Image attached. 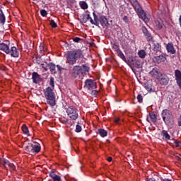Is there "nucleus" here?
Segmentation results:
<instances>
[{
    "label": "nucleus",
    "mask_w": 181,
    "mask_h": 181,
    "mask_svg": "<svg viewBox=\"0 0 181 181\" xmlns=\"http://www.w3.org/2000/svg\"><path fill=\"white\" fill-rule=\"evenodd\" d=\"M9 42L7 44L5 42L0 44V50L4 52L6 54H9L11 57H19V50L16 47H11V49L9 48Z\"/></svg>",
    "instance_id": "nucleus-2"
},
{
    "label": "nucleus",
    "mask_w": 181,
    "mask_h": 181,
    "mask_svg": "<svg viewBox=\"0 0 181 181\" xmlns=\"http://www.w3.org/2000/svg\"><path fill=\"white\" fill-rule=\"evenodd\" d=\"M157 80L162 86H166L169 83V78L165 74H163Z\"/></svg>",
    "instance_id": "nucleus-10"
},
{
    "label": "nucleus",
    "mask_w": 181,
    "mask_h": 181,
    "mask_svg": "<svg viewBox=\"0 0 181 181\" xmlns=\"http://www.w3.org/2000/svg\"><path fill=\"white\" fill-rule=\"evenodd\" d=\"M21 129L25 135L27 136H30V133H29V129L26 127V124H23Z\"/></svg>",
    "instance_id": "nucleus-21"
},
{
    "label": "nucleus",
    "mask_w": 181,
    "mask_h": 181,
    "mask_svg": "<svg viewBox=\"0 0 181 181\" xmlns=\"http://www.w3.org/2000/svg\"><path fill=\"white\" fill-rule=\"evenodd\" d=\"M149 117H150L151 122H156V115H155L153 113H150Z\"/></svg>",
    "instance_id": "nucleus-30"
},
{
    "label": "nucleus",
    "mask_w": 181,
    "mask_h": 181,
    "mask_svg": "<svg viewBox=\"0 0 181 181\" xmlns=\"http://www.w3.org/2000/svg\"><path fill=\"white\" fill-rule=\"evenodd\" d=\"M151 76L153 77L154 78H156V80L158 79V78L163 74L162 72H160V70L158 68H153L152 71L150 72Z\"/></svg>",
    "instance_id": "nucleus-11"
},
{
    "label": "nucleus",
    "mask_w": 181,
    "mask_h": 181,
    "mask_svg": "<svg viewBox=\"0 0 181 181\" xmlns=\"http://www.w3.org/2000/svg\"><path fill=\"white\" fill-rule=\"evenodd\" d=\"M161 116L165 124H169V122L173 121V115H172V112L168 109L163 110Z\"/></svg>",
    "instance_id": "nucleus-6"
},
{
    "label": "nucleus",
    "mask_w": 181,
    "mask_h": 181,
    "mask_svg": "<svg viewBox=\"0 0 181 181\" xmlns=\"http://www.w3.org/2000/svg\"><path fill=\"white\" fill-rule=\"evenodd\" d=\"M153 63H156L157 64H160V63H165L166 62V55L161 54L159 56L153 57L152 59Z\"/></svg>",
    "instance_id": "nucleus-9"
},
{
    "label": "nucleus",
    "mask_w": 181,
    "mask_h": 181,
    "mask_svg": "<svg viewBox=\"0 0 181 181\" xmlns=\"http://www.w3.org/2000/svg\"><path fill=\"white\" fill-rule=\"evenodd\" d=\"M123 21H124V22H125V23H128L129 22V18H128V16H124L123 17Z\"/></svg>",
    "instance_id": "nucleus-43"
},
{
    "label": "nucleus",
    "mask_w": 181,
    "mask_h": 181,
    "mask_svg": "<svg viewBox=\"0 0 181 181\" xmlns=\"http://www.w3.org/2000/svg\"><path fill=\"white\" fill-rule=\"evenodd\" d=\"M75 131H76V132H81V131H82L81 126L77 124L76 126V130Z\"/></svg>",
    "instance_id": "nucleus-39"
},
{
    "label": "nucleus",
    "mask_w": 181,
    "mask_h": 181,
    "mask_svg": "<svg viewBox=\"0 0 181 181\" xmlns=\"http://www.w3.org/2000/svg\"><path fill=\"white\" fill-rule=\"evenodd\" d=\"M117 56L120 57V59H123L124 62H127V58H125V55H124V53L122 51H121L119 49H117Z\"/></svg>",
    "instance_id": "nucleus-23"
},
{
    "label": "nucleus",
    "mask_w": 181,
    "mask_h": 181,
    "mask_svg": "<svg viewBox=\"0 0 181 181\" xmlns=\"http://www.w3.org/2000/svg\"><path fill=\"white\" fill-rule=\"evenodd\" d=\"M51 87H47L44 89L43 93L45 98L47 100V103L50 105V107H54L56 105V94L53 91Z\"/></svg>",
    "instance_id": "nucleus-3"
},
{
    "label": "nucleus",
    "mask_w": 181,
    "mask_h": 181,
    "mask_svg": "<svg viewBox=\"0 0 181 181\" xmlns=\"http://www.w3.org/2000/svg\"><path fill=\"white\" fill-rule=\"evenodd\" d=\"M85 87L86 88H88V90H94L97 88V83L91 79H87L85 81Z\"/></svg>",
    "instance_id": "nucleus-8"
},
{
    "label": "nucleus",
    "mask_w": 181,
    "mask_h": 181,
    "mask_svg": "<svg viewBox=\"0 0 181 181\" xmlns=\"http://www.w3.org/2000/svg\"><path fill=\"white\" fill-rule=\"evenodd\" d=\"M25 151H27V152H29V153L33 154V144H29L25 147Z\"/></svg>",
    "instance_id": "nucleus-26"
},
{
    "label": "nucleus",
    "mask_w": 181,
    "mask_h": 181,
    "mask_svg": "<svg viewBox=\"0 0 181 181\" xmlns=\"http://www.w3.org/2000/svg\"><path fill=\"white\" fill-rule=\"evenodd\" d=\"M0 22L2 23V25L5 24V15H4V13L0 10Z\"/></svg>",
    "instance_id": "nucleus-29"
},
{
    "label": "nucleus",
    "mask_w": 181,
    "mask_h": 181,
    "mask_svg": "<svg viewBox=\"0 0 181 181\" xmlns=\"http://www.w3.org/2000/svg\"><path fill=\"white\" fill-rule=\"evenodd\" d=\"M161 135L165 138V139H166V141H169V139H170V135H169V133H168V131L166 130H163L161 132Z\"/></svg>",
    "instance_id": "nucleus-24"
},
{
    "label": "nucleus",
    "mask_w": 181,
    "mask_h": 181,
    "mask_svg": "<svg viewBox=\"0 0 181 181\" xmlns=\"http://www.w3.org/2000/svg\"><path fill=\"white\" fill-rule=\"evenodd\" d=\"M181 145V142L177 141V140H174L173 146H174V148H179Z\"/></svg>",
    "instance_id": "nucleus-32"
},
{
    "label": "nucleus",
    "mask_w": 181,
    "mask_h": 181,
    "mask_svg": "<svg viewBox=\"0 0 181 181\" xmlns=\"http://www.w3.org/2000/svg\"><path fill=\"white\" fill-rule=\"evenodd\" d=\"M99 22L100 25H102L103 28H105V26H108V20L107 19V17L105 16H101L99 18Z\"/></svg>",
    "instance_id": "nucleus-13"
},
{
    "label": "nucleus",
    "mask_w": 181,
    "mask_h": 181,
    "mask_svg": "<svg viewBox=\"0 0 181 181\" xmlns=\"http://www.w3.org/2000/svg\"><path fill=\"white\" fill-rule=\"evenodd\" d=\"M41 66L45 71H47V66H46L45 64H42Z\"/></svg>",
    "instance_id": "nucleus-45"
},
{
    "label": "nucleus",
    "mask_w": 181,
    "mask_h": 181,
    "mask_svg": "<svg viewBox=\"0 0 181 181\" xmlns=\"http://www.w3.org/2000/svg\"><path fill=\"white\" fill-rule=\"evenodd\" d=\"M84 54H83V51L81 49H74L72 51H69L66 53V63L73 66L77 63L78 59H83Z\"/></svg>",
    "instance_id": "nucleus-1"
},
{
    "label": "nucleus",
    "mask_w": 181,
    "mask_h": 181,
    "mask_svg": "<svg viewBox=\"0 0 181 181\" xmlns=\"http://www.w3.org/2000/svg\"><path fill=\"white\" fill-rule=\"evenodd\" d=\"M146 181H156V180L153 178H150V179L147 180Z\"/></svg>",
    "instance_id": "nucleus-51"
},
{
    "label": "nucleus",
    "mask_w": 181,
    "mask_h": 181,
    "mask_svg": "<svg viewBox=\"0 0 181 181\" xmlns=\"http://www.w3.org/2000/svg\"><path fill=\"white\" fill-rule=\"evenodd\" d=\"M73 40L76 43H78V42H80V40H81V39L80 37H76L73 38Z\"/></svg>",
    "instance_id": "nucleus-44"
},
{
    "label": "nucleus",
    "mask_w": 181,
    "mask_h": 181,
    "mask_svg": "<svg viewBox=\"0 0 181 181\" xmlns=\"http://www.w3.org/2000/svg\"><path fill=\"white\" fill-rule=\"evenodd\" d=\"M119 117H116L115 119V122H116V124H118V122H119Z\"/></svg>",
    "instance_id": "nucleus-46"
},
{
    "label": "nucleus",
    "mask_w": 181,
    "mask_h": 181,
    "mask_svg": "<svg viewBox=\"0 0 181 181\" xmlns=\"http://www.w3.org/2000/svg\"><path fill=\"white\" fill-rule=\"evenodd\" d=\"M52 74H56V65L53 63H49L47 64Z\"/></svg>",
    "instance_id": "nucleus-18"
},
{
    "label": "nucleus",
    "mask_w": 181,
    "mask_h": 181,
    "mask_svg": "<svg viewBox=\"0 0 181 181\" xmlns=\"http://www.w3.org/2000/svg\"><path fill=\"white\" fill-rule=\"evenodd\" d=\"M145 37H146L147 42H152V40L153 39V37L149 33L148 34H146Z\"/></svg>",
    "instance_id": "nucleus-31"
},
{
    "label": "nucleus",
    "mask_w": 181,
    "mask_h": 181,
    "mask_svg": "<svg viewBox=\"0 0 181 181\" xmlns=\"http://www.w3.org/2000/svg\"><path fill=\"white\" fill-rule=\"evenodd\" d=\"M137 100L139 103H142L144 101V98L142 97V95L139 94L137 95Z\"/></svg>",
    "instance_id": "nucleus-38"
},
{
    "label": "nucleus",
    "mask_w": 181,
    "mask_h": 181,
    "mask_svg": "<svg viewBox=\"0 0 181 181\" xmlns=\"http://www.w3.org/2000/svg\"><path fill=\"white\" fill-rule=\"evenodd\" d=\"M66 112L71 119L76 121L78 118V110L76 107L70 106L66 108Z\"/></svg>",
    "instance_id": "nucleus-5"
},
{
    "label": "nucleus",
    "mask_w": 181,
    "mask_h": 181,
    "mask_svg": "<svg viewBox=\"0 0 181 181\" xmlns=\"http://www.w3.org/2000/svg\"><path fill=\"white\" fill-rule=\"evenodd\" d=\"M88 70H90V68L87 65L74 66L72 69V76L74 78H80L81 76H84V74L88 73Z\"/></svg>",
    "instance_id": "nucleus-4"
},
{
    "label": "nucleus",
    "mask_w": 181,
    "mask_h": 181,
    "mask_svg": "<svg viewBox=\"0 0 181 181\" xmlns=\"http://www.w3.org/2000/svg\"><path fill=\"white\" fill-rule=\"evenodd\" d=\"M98 132L99 134V135H100V136H102V138H105V136H107V135H108V132L103 129H99L98 130Z\"/></svg>",
    "instance_id": "nucleus-22"
},
{
    "label": "nucleus",
    "mask_w": 181,
    "mask_h": 181,
    "mask_svg": "<svg viewBox=\"0 0 181 181\" xmlns=\"http://www.w3.org/2000/svg\"><path fill=\"white\" fill-rule=\"evenodd\" d=\"M162 181H172V180L169 178H165V179H163Z\"/></svg>",
    "instance_id": "nucleus-49"
},
{
    "label": "nucleus",
    "mask_w": 181,
    "mask_h": 181,
    "mask_svg": "<svg viewBox=\"0 0 181 181\" xmlns=\"http://www.w3.org/2000/svg\"><path fill=\"white\" fill-rule=\"evenodd\" d=\"M40 152V144L37 143L33 144V154L39 153Z\"/></svg>",
    "instance_id": "nucleus-16"
},
{
    "label": "nucleus",
    "mask_w": 181,
    "mask_h": 181,
    "mask_svg": "<svg viewBox=\"0 0 181 181\" xmlns=\"http://www.w3.org/2000/svg\"><path fill=\"white\" fill-rule=\"evenodd\" d=\"M49 86H51V88L54 90V78L51 77L49 81Z\"/></svg>",
    "instance_id": "nucleus-33"
},
{
    "label": "nucleus",
    "mask_w": 181,
    "mask_h": 181,
    "mask_svg": "<svg viewBox=\"0 0 181 181\" xmlns=\"http://www.w3.org/2000/svg\"><path fill=\"white\" fill-rule=\"evenodd\" d=\"M57 67L59 71H62V66L60 65H57Z\"/></svg>",
    "instance_id": "nucleus-48"
},
{
    "label": "nucleus",
    "mask_w": 181,
    "mask_h": 181,
    "mask_svg": "<svg viewBox=\"0 0 181 181\" xmlns=\"http://www.w3.org/2000/svg\"><path fill=\"white\" fill-rule=\"evenodd\" d=\"M84 18H86V19H84ZM90 18H91V16H90V14H87L86 16H83V19L82 22L83 23H86Z\"/></svg>",
    "instance_id": "nucleus-34"
},
{
    "label": "nucleus",
    "mask_w": 181,
    "mask_h": 181,
    "mask_svg": "<svg viewBox=\"0 0 181 181\" xmlns=\"http://www.w3.org/2000/svg\"><path fill=\"white\" fill-rule=\"evenodd\" d=\"M49 176L54 181H62V178L60 177V176L56 175L54 172L50 173Z\"/></svg>",
    "instance_id": "nucleus-17"
},
{
    "label": "nucleus",
    "mask_w": 181,
    "mask_h": 181,
    "mask_svg": "<svg viewBox=\"0 0 181 181\" xmlns=\"http://www.w3.org/2000/svg\"><path fill=\"white\" fill-rule=\"evenodd\" d=\"M138 56L140 59H145V57H146V52L144 49H141L138 52Z\"/></svg>",
    "instance_id": "nucleus-25"
},
{
    "label": "nucleus",
    "mask_w": 181,
    "mask_h": 181,
    "mask_svg": "<svg viewBox=\"0 0 181 181\" xmlns=\"http://www.w3.org/2000/svg\"><path fill=\"white\" fill-rule=\"evenodd\" d=\"M178 126L181 127V117H180V119L178 121Z\"/></svg>",
    "instance_id": "nucleus-50"
},
{
    "label": "nucleus",
    "mask_w": 181,
    "mask_h": 181,
    "mask_svg": "<svg viewBox=\"0 0 181 181\" xmlns=\"http://www.w3.org/2000/svg\"><path fill=\"white\" fill-rule=\"evenodd\" d=\"M162 28H163V23H160L159 21H156V28L158 30H160V29H162Z\"/></svg>",
    "instance_id": "nucleus-28"
},
{
    "label": "nucleus",
    "mask_w": 181,
    "mask_h": 181,
    "mask_svg": "<svg viewBox=\"0 0 181 181\" xmlns=\"http://www.w3.org/2000/svg\"><path fill=\"white\" fill-rule=\"evenodd\" d=\"M0 165H2V166H4L5 169H7L8 166L11 172L16 170V167L15 166V165L5 158H0Z\"/></svg>",
    "instance_id": "nucleus-7"
},
{
    "label": "nucleus",
    "mask_w": 181,
    "mask_h": 181,
    "mask_svg": "<svg viewBox=\"0 0 181 181\" xmlns=\"http://www.w3.org/2000/svg\"><path fill=\"white\" fill-rule=\"evenodd\" d=\"M40 14L43 17L47 16V11H46V10H45V9H42V10L40 11Z\"/></svg>",
    "instance_id": "nucleus-37"
},
{
    "label": "nucleus",
    "mask_w": 181,
    "mask_h": 181,
    "mask_svg": "<svg viewBox=\"0 0 181 181\" xmlns=\"http://www.w3.org/2000/svg\"><path fill=\"white\" fill-rule=\"evenodd\" d=\"M112 157H108L107 158V162H112Z\"/></svg>",
    "instance_id": "nucleus-47"
},
{
    "label": "nucleus",
    "mask_w": 181,
    "mask_h": 181,
    "mask_svg": "<svg viewBox=\"0 0 181 181\" xmlns=\"http://www.w3.org/2000/svg\"><path fill=\"white\" fill-rule=\"evenodd\" d=\"M132 5L134 8L135 9L136 12H139L140 11H141L142 7H141V6L139 5V4H138V1H134L132 2Z\"/></svg>",
    "instance_id": "nucleus-19"
},
{
    "label": "nucleus",
    "mask_w": 181,
    "mask_h": 181,
    "mask_svg": "<svg viewBox=\"0 0 181 181\" xmlns=\"http://www.w3.org/2000/svg\"><path fill=\"white\" fill-rule=\"evenodd\" d=\"M50 26H52V28H57V23H56V22H54V20H51L50 21Z\"/></svg>",
    "instance_id": "nucleus-36"
},
{
    "label": "nucleus",
    "mask_w": 181,
    "mask_h": 181,
    "mask_svg": "<svg viewBox=\"0 0 181 181\" xmlns=\"http://www.w3.org/2000/svg\"><path fill=\"white\" fill-rule=\"evenodd\" d=\"M142 32L144 33V35H147L148 33H149V32L148 31V29H146V28L143 27L142 28Z\"/></svg>",
    "instance_id": "nucleus-42"
},
{
    "label": "nucleus",
    "mask_w": 181,
    "mask_h": 181,
    "mask_svg": "<svg viewBox=\"0 0 181 181\" xmlns=\"http://www.w3.org/2000/svg\"><path fill=\"white\" fill-rule=\"evenodd\" d=\"M160 45L156 43L154 44V50H156V52H160Z\"/></svg>",
    "instance_id": "nucleus-35"
},
{
    "label": "nucleus",
    "mask_w": 181,
    "mask_h": 181,
    "mask_svg": "<svg viewBox=\"0 0 181 181\" xmlns=\"http://www.w3.org/2000/svg\"><path fill=\"white\" fill-rule=\"evenodd\" d=\"M90 23H92V25H95V26H98V22L93 21L92 18H90Z\"/></svg>",
    "instance_id": "nucleus-41"
},
{
    "label": "nucleus",
    "mask_w": 181,
    "mask_h": 181,
    "mask_svg": "<svg viewBox=\"0 0 181 181\" xmlns=\"http://www.w3.org/2000/svg\"><path fill=\"white\" fill-rule=\"evenodd\" d=\"M79 5L81 8V9H88V4H87V3L86 1H81L79 3Z\"/></svg>",
    "instance_id": "nucleus-27"
},
{
    "label": "nucleus",
    "mask_w": 181,
    "mask_h": 181,
    "mask_svg": "<svg viewBox=\"0 0 181 181\" xmlns=\"http://www.w3.org/2000/svg\"><path fill=\"white\" fill-rule=\"evenodd\" d=\"M132 5L134 8L135 9L136 12H139L140 11H141L142 7H141V6L139 5V4H138V1H134L132 2Z\"/></svg>",
    "instance_id": "nucleus-20"
},
{
    "label": "nucleus",
    "mask_w": 181,
    "mask_h": 181,
    "mask_svg": "<svg viewBox=\"0 0 181 181\" xmlns=\"http://www.w3.org/2000/svg\"><path fill=\"white\" fill-rule=\"evenodd\" d=\"M166 49L168 53L171 54H175L176 53V50L175 49V47H173V43H168L166 45Z\"/></svg>",
    "instance_id": "nucleus-14"
},
{
    "label": "nucleus",
    "mask_w": 181,
    "mask_h": 181,
    "mask_svg": "<svg viewBox=\"0 0 181 181\" xmlns=\"http://www.w3.org/2000/svg\"><path fill=\"white\" fill-rule=\"evenodd\" d=\"M32 80L35 84H37L40 81V75L37 72H33L32 74Z\"/></svg>",
    "instance_id": "nucleus-15"
},
{
    "label": "nucleus",
    "mask_w": 181,
    "mask_h": 181,
    "mask_svg": "<svg viewBox=\"0 0 181 181\" xmlns=\"http://www.w3.org/2000/svg\"><path fill=\"white\" fill-rule=\"evenodd\" d=\"M136 13L138 14L139 18H141V19H142L146 23H148V22H149V18L146 16V13H145V11H144V10L141 9Z\"/></svg>",
    "instance_id": "nucleus-12"
},
{
    "label": "nucleus",
    "mask_w": 181,
    "mask_h": 181,
    "mask_svg": "<svg viewBox=\"0 0 181 181\" xmlns=\"http://www.w3.org/2000/svg\"><path fill=\"white\" fill-rule=\"evenodd\" d=\"M93 15L94 18V21L98 22L99 19H98V17L97 16V14H95V11H93Z\"/></svg>",
    "instance_id": "nucleus-40"
}]
</instances>
